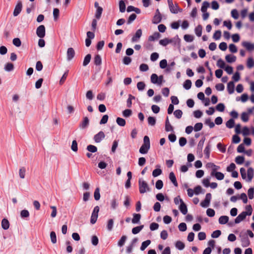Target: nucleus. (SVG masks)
Returning a JSON list of instances; mask_svg holds the SVG:
<instances>
[{
  "instance_id": "nucleus-25",
  "label": "nucleus",
  "mask_w": 254,
  "mask_h": 254,
  "mask_svg": "<svg viewBox=\"0 0 254 254\" xmlns=\"http://www.w3.org/2000/svg\"><path fill=\"white\" fill-rule=\"evenodd\" d=\"M211 176H214L218 180H222L224 178V174L220 172H217L214 174L213 173Z\"/></svg>"
},
{
  "instance_id": "nucleus-8",
  "label": "nucleus",
  "mask_w": 254,
  "mask_h": 254,
  "mask_svg": "<svg viewBox=\"0 0 254 254\" xmlns=\"http://www.w3.org/2000/svg\"><path fill=\"white\" fill-rule=\"evenodd\" d=\"M105 134L102 131H100L97 134L94 135V140L97 142L99 143L101 142V141L105 138Z\"/></svg>"
},
{
  "instance_id": "nucleus-58",
  "label": "nucleus",
  "mask_w": 254,
  "mask_h": 254,
  "mask_svg": "<svg viewBox=\"0 0 254 254\" xmlns=\"http://www.w3.org/2000/svg\"><path fill=\"white\" fill-rule=\"evenodd\" d=\"M184 40L188 42H191L193 40V36L191 35L186 34L184 37Z\"/></svg>"
},
{
  "instance_id": "nucleus-4",
  "label": "nucleus",
  "mask_w": 254,
  "mask_h": 254,
  "mask_svg": "<svg viewBox=\"0 0 254 254\" xmlns=\"http://www.w3.org/2000/svg\"><path fill=\"white\" fill-rule=\"evenodd\" d=\"M211 199V194L210 193H207L204 200L201 202L200 205L201 207L206 208L209 206Z\"/></svg>"
},
{
  "instance_id": "nucleus-38",
  "label": "nucleus",
  "mask_w": 254,
  "mask_h": 254,
  "mask_svg": "<svg viewBox=\"0 0 254 254\" xmlns=\"http://www.w3.org/2000/svg\"><path fill=\"white\" fill-rule=\"evenodd\" d=\"M116 122L119 126L121 127H124L126 125L125 120L120 117L117 118Z\"/></svg>"
},
{
  "instance_id": "nucleus-57",
  "label": "nucleus",
  "mask_w": 254,
  "mask_h": 254,
  "mask_svg": "<svg viewBox=\"0 0 254 254\" xmlns=\"http://www.w3.org/2000/svg\"><path fill=\"white\" fill-rule=\"evenodd\" d=\"M176 247L179 250H182L185 248V244L181 241H177L176 243Z\"/></svg>"
},
{
  "instance_id": "nucleus-35",
  "label": "nucleus",
  "mask_w": 254,
  "mask_h": 254,
  "mask_svg": "<svg viewBox=\"0 0 254 254\" xmlns=\"http://www.w3.org/2000/svg\"><path fill=\"white\" fill-rule=\"evenodd\" d=\"M119 9L121 12H124L126 10V4L123 0L119 1Z\"/></svg>"
},
{
  "instance_id": "nucleus-13",
  "label": "nucleus",
  "mask_w": 254,
  "mask_h": 254,
  "mask_svg": "<svg viewBox=\"0 0 254 254\" xmlns=\"http://www.w3.org/2000/svg\"><path fill=\"white\" fill-rule=\"evenodd\" d=\"M142 35V31L140 29H138L136 32L135 35L132 37L131 39V41L132 42L137 41L139 38L141 37Z\"/></svg>"
},
{
  "instance_id": "nucleus-9",
  "label": "nucleus",
  "mask_w": 254,
  "mask_h": 254,
  "mask_svg": "<svg viewBox=\"0 0 254 254\" xmlns=\"http://www.w3.org/2000/svg\"><path fill=\"white\" fill-rule=\"evenodd\" d=\"M242 46L248 51L251 52L254 50V44L249 42L244 41L242 42Z\"/></svg>"
},
{
  "instance_id": "nucleus-49",
  "label": "nucleus",
  "mask_w": 254,
  "mask_h": 254,
  "mask_svg": "<svg viewBox=\"0 0 254 254\" xmlns=\"http://www.w3.org/2000/svg\"><path fill=\"white\" fill-rule=\"evenodd\" d=\"M147 121L148 124L151 126H154L156 124V119L154 117H149Z\"/></svg>"
},
{
  "instance_id": "nucleus-54",
  "label": "nucleus",
  "mask_w": 254,
  "mask_h": 254,
  "mask_svg": "<svg viewBox=\"0 0 254 254\" xmlns=\"http://www.w3.org/2000/svg\"><path fill=\"white\" fill-rule=\"evenodd\" d=\"M162 173V170L160 169H156L153 171L152 176L154 177H156L159 175H160Z\"/></svg>"
},
{
  "instance_id": "nucleus-50",
  "label": "nucleus",
  "mask_w": 254,
  "mask_h": 254,
  "mask_svg": "<svg viewBox=\"0 0 254 254\" xmlns=\"http://www.w3.org/2000/svg\"><path fill=\"white\" fill-rule=\"evenodd\" d=\"M145 84L142 81L138 82L137 83V88L138 90L139 91L143 90L145 88Z\"/></svg>"
},
{
  "instance_id": "nucleus-22",
  "label": "nucleus",
  "mask_w": 254,
  "mask_h": 254,
  "mask_svg": "<svg viewBox=\"0 0 254 254\" xmlns=\"http://www.w3.org/2000/svg\"><path fill=\"white\" fill-rule=\"evenodd\" d=\"M173 40L168 38H165L159 41V44L163 46H166L168 44L171 43Z\"/></svg>"
},
{
  "instance_id": "nucleus-31",
  "label": "nucleus",
  "mask_w": 254,
  "mask_h": 254,
  "mask_svg": "<svg viewBox=\"0 0 254 254\" xmlns=\"http://www.w3.org/2000/svg\"><path fill=\"white\" fill-rule=\"evenodd\" d=\"M158 76L155 74V73H153L151 75V81L152 83L153 84H157L158 83Z\"/></svg>"
},
{
  "instance_id": "nucleus-62",
  "label": "nucleus",
  "mask_w": 254,
  "mask_h": 254,
  "mask_svg": "<svg viewBox=\"0 0 254 254\" xmlns=\"http://www.w3.org/2000/svg\"><path fill=\"white\" fill-rule=\"evenodd\" d=\"M229 49L230 51L233 53H235L238 51L237 47L233 44H231L229 45Z\"/></svg>"
},
{
  "instance_id": "nucleus-2",
  "label": "nucleus",
  "mask_w": 254,
  "mask_h": 254,
  "mask_svg": "<svg viewBox=\"0 0 254 254\" xmlns=\"http://www.w3.org/2000/svg\"><path fill=\"white\" fill-rule=\"evenodd\" d=\"M138 186L139 190L140 193H144L150 190L148 184L142 179H139Z\"/></svg>"
},
{
  "instance_id": "nucleus-29",
  "label": "nucleus",
  "mask_w": 254,
  "mask_h": 254,
  "mask_svg": "<svg viewBox=\"0 0 254 254\" xmlns=\"http://www.w3.org/2000/svg\"><path fill=\"white\" fill-rule=\"evenodd\" d=\"M247 66L249 68H251L254 66V61L252 57H249L248 59Z\"/></svg>"
},
{
  "instance_id": "nucleus-61",
  "label": "nucleus",
  "mask_w": 254,
  "mask_h": 254,
  "mask_svg": "<svg viewBox=\"0 0 254 254\" xmlns=\"http://www.w3.org/2000/svg\"><path fill=\"white\" fill-rule=\"evenodd\" d=\"M217 65L221 68H224L225 67V63L221 59H220L217 62Z\"/></svg>"
},
{
  "instance_id": "nucleus-27",
  "label": "nucleus",
  "mask_w": 254,
  "mask_h": 254,
  "mask_svg": "<svg viewBox=\"0 0 254 254\" xmlns=\"http://www.w3.org/2000/svg\"><path fill=\"white\" fill-rule=\"evenodd\" d=\"M229 217L227 216H221L219 218V223L221 224H225L228 222Z\"/></svg>"
},
{
  "instance_id": "nucleus-33",
  "label": "nucleus",
  "mask_w": 254,
  "mask_h": 254,
  "mask_svg": "<svg viewBox=\"0 0 254 254\" xmlns=\"http://www.w3.org/2000/svg\"><path fill=\"white\" fill-rule=\"evenodd\" d=\"M150 243L151 241L149 240L143 242L140 247V250L142 251H144L150 244Z\"/></svg>"
},
{
  "instance_id": "nucleus-46",
  "label": "nucleus",
  "mask_w": 254,
  "mask_h": 254,
  "mask_svg": "<svg viewBox=\"0 0 254 254\" xmlns=\"http://www.w3.org/2000/svg\"><path fill=\"white\" fill-rule=\"evenodd\" d=\"M245 160V158L243 156H238L235 159V162L237 164H242Z\"/></svg>"
},
{
  "instance_id": "nucleus-47",
  "label": "nucleus",
  "mask_w": 254,
  "mask_h": 254,
  "mask_svg": "<svg viewBox=\"0 0 254 254\" xmlns=\"http://www.w3.org/2000/svg\"><path fill=\"white\" fill-rule=\"evenodd\" d=\"M94 197L96 200H99L100 198V190L98 188H96L95 190Z\"/></svg>"
},
{
  "instance_id": "nucleus-17",
  "label": "nucleus",
  "mask_w": 254,
  "mask_h": 254,
  "mask_svg": "<svg viewBox=\"0 0 254 254\" xmlns=\"http://www.w3.org/2000/svg\"><path fill=\"white\" fill-rule=\"evenodd\" d=\"M89 121L87 117H84L83 118V121L81 123L80 125V127L81 128H85L89 125Z\"/></svg>"
},
{
  "instance_id": "nucleus-48",
  "label": "nucleus",
  "mask_w": 254,
  "mask_h": 254,
  "mask_svg": "<svg viewBox=\"0 0 254 254\" xmlns=\"http://www.w3.org/2000/svg\"><path fill=\"white\" fill-rule=\"evenodd\" d=\"M50 238L53 244H56L57 243V237L55 232L52 231L51 232Z\"/></svg>"
},
{
  "instance_id": "nucleus-32",
  "label": "nucleus",
  "mask_w": 254,
  "mask_h": 254,
  "mask_svg": "<svg viewBox=\"0 0 254 254\" xmlns=\"http://www.w3.org/2000/svg\"><path fill=\"white\" fill-rule=\"evenodd\" d=\"M202 26L200 25H198L195 27L194 31L195 33L198 37H200L202 34Z\"/></svg>"
},
{
  "instance_id": "nucleus-37",
  "label": "nucleus",
  "mask_w": 254,
  "mask_h": 254,
  "mask_svg": "<svg viewBox=\"0 0 254 254\" xmlns=\"http://www.w3.org/2000/svg\"><path fill=\"white\" fill-rule=\"evenodd\" d=\"M191 81L190 80L187 79L186 80L183 84V87L186 90H189L191 88Z\"/></svg>"
},
{
  "instance_id": "nucleus-21",
  "label": "nucleus",
  "mask_w": 254,
  "mask_h": 254,
  "mask_svg": "<svg viewBox=\"0 0 254 254\" xmlns=\"http://www.w3.org/2000/svg\"><path fill=\"white\" fill-rule=\"evenodd\" d=\"M143 227H144L143 225H141L139 226L134 227L132 229L131 232H132V234H133L134 235L137 234L139 233L142 230V229L143 228Z\"/></svg>"
},
{
  "instance_id": "nucleus-23",
  "label": "nucleus",
  "mask_w": 254,
  "mask_h": 254,
  "mask_svg": "<svg viewBox=\"0 0 254 254\" xmlns=\"http://www.w3.org/2000/svg\"><path fill=\"white\" fill-rule=\"evenodd\" d=\"M165 130L166 131H173V127L169 122L168 117L167 118L165 122Z\"/></svg>"
},
{
  "instance_id": "nucleus-39",
  "label": "nucleus",
  "mask_w": 254,
  "mask_h": 254,
  "mask_svg": "<svg viewBox=\"0 0 254 254\" xmlns=\"http://www.w3.org/2000/svg\"><path fill=\"white\" fill-rule=\"evenodd\" d=\"M133 99H135V97L132 96L131 94H129L128 95V99H127V107L130 108V107H131V105H132L131 101Z\"/></svg>"
},
{
  "instance_id": "nucleus-18",
  "label": "nucleus",
  "mask_w": 254,
  "mask_h": 254,
  "mask_svg": "<svg viewBox=\"0 0 254 254\" xmlns=\"http://www.w3.org/2000/svg\"><path fill=\"white\" fill-rule=\"evenodd\" d=\"M179 209L184 215H186L188 212V208L187 205L184 202H182V204H180L179 206Z\"/></svg>"
},
{
  "instance_id": "nucleus-59",
  "label": "nucleus",
  "mask_w": 254,
  "mask_h": 254,
  "mask_svg": "<svg viewBox=\"0 0 254 254\" xmlns=\"http://www.w3.org/2000/svg\"><path fill=\"white\" fill-rule=\"evenodd\" d=\"M178 228L180 231L184 232L187 230V225L185 223H181L178 226Z\"/></svg>"
},
{
  "instance_id": "nucleus-44",
  "label": "nucleus",
  "mask_w": 254,
  "mask_h": 254,
  "mask_svg": "<svg viewBox=\"0 0 254 254\" xmlns=\"http://www.w3.org/2000/svg\"><path fill=\"white\" fill-rule=\"evenodd\" d=\"M211 146L210 144H208L205 148L204 150V153L207 158L209 157L210 155V151Z\"/></svg>"
},
{
  "instance_id": "nucleus-20",
  "label": "nucleus",
  "mask_w": 254,
  "mask_h": 254,
  "mask_svg": "<svg viewBox=\"0 0 254 254\" xmlns=\"http://www.w3.org/2000/svg\"><path fill=\"white\" fill-rule=\"evenodd\" d=\"M225 59L228 63H232L236 61V57L232 55H228L226 56Z\"/></svg>"
},
{
  "instance_id": "nucleus-5",
  "label": "nucleus",
  "mask_w": 254,
  "mask_h": 254,
  "mask_svg": "<svg viewBox=\"0 0 254 254\" xmlns=\"http://www.w3.org/2000/svg\"><path fill=\"white\" fill-rule=\"evenodd\" d=\"M36 34L40 38H43L45 36V27L44 25H41L36 30Z\"/></svg>"
},
{
  "instance_id": "nucleus-40",
  "label": "nucleus",
  "mask_w": 254,
  "mask_h": 254,
  "mask_svg": "<svg viewBox=\"0 0 254 254\" xmlns=\"http://www.w3.org/2000/svg\"><path fill=\"white\" fill-rule=\"evenodd\" d=\"M127 237L126 236H123L118 243V245L121 247L123 246L127 240Z\"/></svg>"
},
{
  "instance_id": "nucleus-36",
  "label": "nucleus",
  "mask_w": 254,
  "mask_h": 254,
  "mask_svg": "<svg viewBox=\"0 0 254 254\" xmlns=\"http://www.w3.org/2000/svg\"><path fill=\"white\" fill-rule=\"evenodd\" d=\"M235 126V121L233 119L229 120L226 123V126L229 128H233Z\"/></svg>"
},
{
  "instance_id": "nucleus-64",
  "label": "nucleus",
  "mask_w": 254,
  "mask_h": 254,
  "mask_svg": "<svg viewBox=\"0 0 254 254\" xmlns=\"http://www.w3.org/2000/svg\"><path fill=\"white\" fill-rule=\"evenodd\" d=\"M132 111L130 109H126L123 112L124 117L127 118L131 116Z\"/></svg>"
},
{
  "instance_id": "nucleus-24",
  "label": "nucleus",
  "mask_w": 254,
  "mask_h": 254,
  "mask_svg": "<svg viewBox=\"0 0 254 254\" xmlns=\"http://www.w3.org/2000/svg\"><path fill=\"white\" fill-rule=\"evenodd\" d=\"M1 227L4 230H7L9 227V223L6 219H3L1 221Z\"/></svg>"
},
{
  "instance_id": "nucleus-51",
  "label": "nucleus",
  "mask_w": 254,
  "mask_h": 254,
  "mask_svg": "<svg viewBox=\"0 0 254 254\" xmlns=\"http://www.w3.org/2000/svg\"><path fill=\"white\" fill-rule=\"evenodd\" d=\"M221 36V32L220 30H217L215 31V32L214 33L213 35V38L215 40H219Z\"/></svg>"
},
{
  "instance_id": "nucleus-15",
  "label": "nucleus",
  "mask_w": 254,
  "mask_h": 254,
  "mask_svg": "<svg viewBox=\"0 0 254 254\" xmlns=\"http://www.w3.org/2000/svg\"><path fill=\"white\" fill-rule=\"evenodd\" d=\"M131 222L133 224H138L141 219V215L139 213H133Z\"/></svg>"
},
{
  "instance_id": "nucleus-60",
  "label": "nucleus",
  "mask_w": 254,
  "mask_h": 254,
  "mask_svg": "<svg viewBox=\"0 0 254 254\" xmlns=\"http://www.w3.org/2000/svg\"><path fill=\"white\" fill-rule=\"evenodd\" d=\"M194 194L198 195L200 193H204L202 192V189L200 186H196L194 189Z\"/></svg>"
},
{
  "instance_id": "nucleus-42",
  "label": "nucleus",
  "mask_w": 254,
  "mask_h": 254,
  "mask_svg": "<svg viewBox=\"0 0 254 254\" xmlns=\"http://www.w3.org/2000/svg\"><path fill=\"white\" fill-rule=\"evenodd\" d=\"M209 6V3L206 1L203 2L201 8V10L203 13L206 11L207 8Z\"/></svg>"
},
{
  "instance_id": "nucleus-34",
  "label": "nucleus",
  "mask_w": 254,
  "mask_h": 254,
  "mask_svg": "<svg viewBox=\"0 0 254 254\" xmlns=\"http://www.w3.org/2000/svg\"><path fill=\"white\" fill-rule=\"evenodd\" d=\"M91 58V56L90 54L87 55L84 58L83 62V65L84 66H86L88 64L90 63V60Z\"/></svg>"
},
{
  "instance_id": "nucleus-7",
  "label": "nucleus",
  "mask_w": 254,
  "mask_h": 254,
  "mask_svg": "<svg viewBox=\"0 0 254 254\" xmlns=\"http://www.w3.org/2000/svg\"><path fill=\"white\" fill-rule=\"evenodd\" d=\"M161 20H162L161 14L159 9H157L156 10L155 14L153 18L152 23L154 24H158L161 22Z\"/></svg>"
},
{
  "instance_id": "nucleus-52",
  "label": "nucleus",
  "mask_w": 254,
  "mask_h": 254,
  "mask_svg": "<svg viewBox=\"0 0 254 254\" xmlns=\"http://www.w3.org/2000/svg\"><path fill=\"white\" fill-rule=\"evenodd\" d=\"M13 44L17 47H19L21 45V42L19 38H15L13 39Z\"/></svg>"
},
{
  "instance_id": "nucleus-63",
  "label": "nucleus",
  "mask_w": 254,
  "mask_h": 254,
  "mask_svg": "<svg viewBox=\"0 0 254 254\" xmlns=\"http://www.w3.org/2000/svg\"><path fill=\"white\" fill-rule=\"evenodd\" d=\"M216 109L219 112H223L225 109L224 104L223 103H219L216 107Z\"/></svg>"
},
{
  "instance_id": "nucleus-6",
  "label": "nucleus",
  "mask_w": 254,
  "mask_h": 254,
  "mask_svg": "<svg viewBox=\"0 0 254 254\" xmlns=\"http://www.w3.org/2000/svg\"><path fill=\"white\" fill-rule=\"evenodd\" d=\"M170 11L171 13L176 14L179 12H181L182 9L180 8L177 3H172L168 5Z\"/></svg>"
},
{
  "instance_id": "nucleus-19",
  "label": "nucleus",
  "mask_w": 254,
  "mask_h": 254,
  "mask_svg": "<svg viewBox=\"0 0 254 254\" xmlns=\"http://www.w3.org/2000/svg\"><path fill=\"white\" fill-rule=\"evenodd\" d=\"M234 83L233 81H230L228 83L227 90L229 94H232L234 91Z\"/></svg>"
},
{
  "instance_id": "nucleus-30",
  "label": "nucleus",
  "mask_w": 254,
  "mask_h": 254,
  "mask_svg": "<svg viewBox=\"0 0 254 254\" xmlns=\"http://www.w3.org/2000/svg\"><path fill=\"white\" fill-rule=\"evenodd\" d=\"M160 37V34L158 32H155L153 35L149 37L148 40L151 41H154L159 39Z\"/></svg>"
},
{
  "instance_id": "nucleus-41",
  "label": "nucleus",
  "mask_w": 254,
  "mask_h": 254,
  "mask_svg": "<svg viewBox=\"0 0 254 254\" xmlns=\"http://www.w3.org/2000/svg\"><path fill=\"white\" fill-rule=\"evenodd\" d=\"M114 225V220L112 219H110L108 221L107 228L109 231L112 230Z\"/></svg>"
},
{
  "instance_id": "nucleus-56",
  "label": "nucleus",
  "mask_w": 254,
  "mask_h": 254,
  "mask_svg": "<svg viewBox=\"0 0 254 254\" xmlns=\"http://www.w3.org/2000/svg\"><path fill=\"white\" fill-rule=\"evenodd\" d=\"M26 170L25 168L22 167L19 170V175L20 178L24 179L25 178Z\"/></svg>"
},
{
  "instance_id": "nucleus-14",
  "label": "nucleus",
  "mask_w": 254,
  "mask_h": 254,
  "mask_svg": "<svg viewBox=\"0 0 254 254\" xmlns=\"http://www.w3.org/2000/svg\"><path fill=\"white\" fill-rule=\"evenodd\" d=\"M22 9V3L21 2H19L14 9L13 11V15L14 16H17L20 12H21Z\"/></svg>"
},
{
  "instance_id": "nucleus-45",
  "label": "nucleus",
  "mask_w": 254,
  "mask_h": 254,
  "mask_svg": "<svg viewBox=\"0 0 254 254\" xmlns=\"http://www.w3.org/2000/svg\"><path fill=\"white\" fill-rule=\"evenodd\" d=\"M250 245V241L248 237L242 239V246L244 247H248Z\"/></svg>"
},
{
  "instance_id": "nucleus-10",
  "label": "nucleus",
  "mask_w": 254,
  "mask_h": 254,
  "mask_svg": "<svg viewBox=\"0 0 254 254\" xmlns=\"http://www.w3.org/2000/svg\"><path fill=\"white\" fill-rule=\"evenodd\" d=\"M67 60L68 61H71L74 57L75 52L72 48H69L67 50Z\"/></svg>"
},
{
  "instance_id": "nucleus-16",
  "label": "nucleus",
  "mask_w": 254,
  "mask_h": 254,
  "mask_svg": "<svg viewBox=\"0 0 254 254\" xmlns=\"http://www.w3.org/2000/svg\"><path fill=\"white\" fill-rule=\"evenodd\" d=\"M169 179L174 184L175 187L178 186V183L176 180V176L173 172H170L169 176Z\"/></svg>"
},
{
  "instance_id": "nucleus-43",
  "label": "nucleus",
  "mask_w": 254,
  "mask_h": 254,
  "mask_svg": "<svg viewBox=\"0 0 254 254\" xmlns=\"http://www.w3.org/2000/svg\"><path fill=\"white\" fill-rule=\"evenodd\" d=\"M103 9L101 7L98 6L97 8L96 13H95V17L97 19H100L102 13Z\"/></svg>"
},
{
  "instance_id": "nucleus-28",
  "label": "nucleus",
  "mask_w": 254,
  "mask_h": 254,
  "mask_svg": "<svg viewBox=\"0 0 254 254\" xmlns=\"http://www.w3.org/2000/svg\"><path fill=\"white\" fill-rule=\"evenodd\" d=\"M94 64L96 65H100L102 63V59L100 55H97L94 58Z\"/></svg>"
},
{
  "instance_id": "nucleus-12",
  "label": "nucleus",
  "mask_w": 254,
  "mask_h": 254,
  "mask_svg": "<svg viewBox=\"0 0 254 254\" xmlns=\"http://www.w3.org/2000/svg\"><path fill=\"white\" fill-rule=\"evenodd\" d=\"M254 175V169L250 167L248 169L247 171V181L249 182L252 181Z\"/></svg>"
},
{
  "instance_id": "nucleus-11",
  "label": "nucleus",
  "mask_w": 254,
  "mask_h": 254,
  "mask_svg": "<svg viewBox=\"0 0 254 254\" xmlns=\"http://www.w3.org/2000/svg\"><path fill=\"white\" fill-rule=\"evenodd\" d=\"M247 216V214L246 213V212H242L236 218L235 220V222L236 223H240L241 221H242L244 219H245Z\"/></svg>"
},
{
  "instance_id": "nucleus-1",
  "label": "nucleus",
  "mask_w": 254,
  "mask_h": 254,
  "mask_svg": "<svg viewBox=\"0 0 254 254\" xmlns=\"http://www.w3.org/2000/svg\"><path fill=\"white\" fill-rule=\"evenodd\" d=\"M150 147V139L148 136H145L143 138V143L139 149L141 154H146Z\"/></svg>"
},
{
  "instance_id": "nucleus-55",
  "label": "nucleus",
  "mask_w": 254,
  "mask_h": 254,
  "mask_svg": "<svg viewBox=\"0 0 254 254\" xmlns=\"http://www.w3.org/2000/svg\"><path fill=\"white\" fill-rule=\"evenodd\" d=\"M202 127L203 125L202 123H198L194 125V127L193 128L195 131H198L202 129Z\"/></svg>"
},
{
  "instance_id": "nucleus-3",
  "label": "nucleus",
  "mask_w": 254,
  "mask_h": 254,
  "mask_svg": "<svg viewBox=\"0 0 254 254\" xmlns=\"http://www.w3.org/2000/svg\"><path fill=\"white\" fill-rule=\"evenodd\" d=\"M99 211V207L98 206H95L93 209L91 216L90 223L91 224H94L96 223L98 218Z\"/></svg>"
},
{
  "instance_id": "nucleus-26",
  "label": "nucleus",
  "mask_w": 254,
  "mask_h": 254,
  "mask_svg": "<svg viewBox=\"0 0 254 254\" xmlns=\"http://www.w3.org/2000/svg\"><path fill=\"white\" fill-rule=\"evenodd\" d=\"M4 69L6 71H11L14 69V65L12 63H8L4 65Z\"/></svg>"
},
{
  "instance_id": "nucleus-53",
  "label": "nucleus",
  "mask_w": 254,
  "mask_h": 254,
  "mask_svg": "<svg viewBox=\"0 0 254 254\" xmlns=\"http://www.w3.org/2000/svg\"><path fill=\"white\" fill-rule=\"evenodd\" d=\"M87 149L88 151L92 153L96 152L97 151V147L93 145H89L87 147Z\"/></svg>"
}]
</instances>
